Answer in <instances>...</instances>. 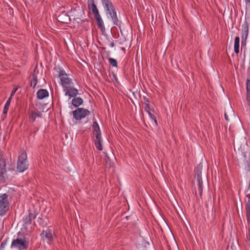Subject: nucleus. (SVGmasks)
<instances>
[{
	"mask_svg": "<svg viewBox=\"0 0 250 250\" xmlns=\"http://www.w3.org/2000/svg\"><path fill=\"white\" fill-rule=\"evenodd\" d=\"M28 164L27 154L25 151L22 150L18 157L17 169L20 172H22L28 168Z\"/></svg>",
	"mask_w": 250,
	"mask_h": 250,
	"instance_id": "f257e3e1",
	"label": "nucleus"
},
{
	"mask_svg": "<svg viewBox=\"0 0 250 250\" xmlns=\"http://www.w3.org/2000/svg\"><path fill=\"white\" fill-rule=\"evenodd\" d=\"M9 203L8 199V195L5 194L0 195V216H3L6 214L9 209Z\"/></svg>",
	"mask_w": 250,
	"mask_h": 250,
	"instance_id": "f03ea898",
	"label": "nucleus"
},
{
	"mask_svg": "<svg viewBox=\"0 0 250 250\" xmlns=\"http://www.w3.org/2000/svg\"><path fill=\"white\" fill-rule=\"evenodd\" d=\"M28 243L24 237L14 239L11 243V248H16L19 250H24L27 249Z\"/></svg>",
	"mask_w": 250,
	"mask_h": 250,
	"instance_id": "7ed1b4c3",
	"label": "nucleus"
},
{
	"mask_svg": "<svg viewBox=\"0 0 250 250\" xmlns=\"http://www.w3.org/2000/svg\"><path fill=\"white\" fill-rule=\"evenodd\" d=\"M59 77L61 80V84L63 88L71 85L72 83V80L69 78L65 71L61 70L59 72Z\"/></svg>",
	"mask_w": 250,
	"mask_h": 250,
	"instance_id": "20e7f679",
	"label": "nucleus"
},
{
	"mask_svg": "<svg viewBox=\"0 0 250 250\" xmlns=\"http://www.w3.org/2000/svg\"><path fill=\"white\" fill-rule=\"evenodd\" d=\"M104 7L107 13L110 15L114 24L117 26L120 25V22L118 19L116 12L113 4L106 5V6H104Z\"/></svg>",
	"mask_w": 250,
	"mask_h": 250,
	"instance_id": "39448f33",
	"label": "nucleus"
},
{
	"mask_svg": "<svg viewBox=\"0 0 250 250\" xmlns=\"http://www.w3.org/2000/svg\"><path fill=\"white\" fill-rule=\"evenodd\" d=\"M90 114V111L83 108H78L72 112L73 116L76 120H81Z\"/></svg>",
	"mask_w": 250,
	"mask_h": 250,
	"instance_id": "423d86ee",
	"label": "nucleus"
},
{
	"mask_svg": "<svg viewBox=\"0 0 250 250\" xmlns=\"http://www.w3.org/2000/svg\"><path fill=\"white\" fill-rule=\"evenodd\" d=\"M53 231L50 229L43 230L41 233V236L43 241H46L48 244H51L54 241Z\"/></svg>",
	"mask_w": 250,
	"mask_h": 250,
	"instance_id": "0eeeda50",
	"label": "nucleus"
},
{
	"mask_svg": "<svg viewBox=\"0 0 250 250\" xmlns=\"http://www.w3.org/2000/svg\"><path fill=\"white\" fill-rule=\"evenodd\" d=\"M241 45L246 46V41L249 34V23L245 21L242 26Z\"/></svg>",
	"mask_w": 250,
	"mask_h": 250,
	"instance_id": "6e6552de",
	"label": "nucleus"
},
{
	"mask_svg": "<svg viewBox=\"0 0 250 250\" xmlns=\"http://www.w3.org/2000/svg\"><path fill=\"white\" fill-rule=\"evenodd\" d=\"M63 91L65 95L68 96L69 99L75 97L78 94V90L71 85L64 88Z\"/></svg>",
	"mask_w": 250,
	"mask_h": 250,
	"instance_id": "1a4fd4ad",
	"label": "nucleus"
},
{
	"mask_svg": "<svg viewBox=\"0 0 250 250\" xmlns=\"http://www.w3.org/2000/svg\"><path fill=\"white\" fill-rule=\"evenodd\" d=\"M247 197L248 200L245 205L246 216L248 224L250 226V194H248Z\"/></svg>",
	"mask_w": 250,
	"mask_h": 250,
	"instance_id": "9d476101",
	"label": "nucleus"
},
{
	"mask_svg": "<svg viewBox=\"0 0 250 250\" xmlns=\"http://www.w3.org/2000/svg\"><path fill=\"white\" fill-rule=\"evenodd\" d=\"M202 164H199L195 168L194 173H195V178L196 179L197 182L202 181L201 178V170L202 169Z\"/></svg>",
	"mask_w": 250,
	"mask_h": 250,
	"instance_id": "9b49d317",
	"label": "nucleus"
},
{
	"mask_svg": "<svg viewBox=\"0 0 250 250\" xmlns=\"http://www.w3.org/2000/svg\"><path fill=\"white\" fill-rule=\"evenodd\" d=\"M57 20L62 23H68L70 21V16L65 12H62L57 17Z\"/></svg>",
	"mask_w": 250,
	"mask_h": 250,
	"instance_id": "f8f14e48",
	"label": "nucleus"
},
{
	"mask_svg": "<svg viewBox=\"0 0 250 250\" xmlns=\"http://www.w3.org/2000/svg\"><path fill=\"white\" fill-rule=\"evenodd\" d=\"M94 135L95 136L94 142L96 148L100 150H102L103 149V146L102 145V139L101 133L94 134Z\"/></svg>",
	"mask_w": 250,
	"mask_h": 250,
	"instance_id": "ddd939ff",
	"label": "nucleus"
},
{
	"mask_svg": "<svg viewBox=\"0 0 250 250\" xmlns=\"http://www.w3.org/2000/svg\"><path fill=\"white\" fill-rule=\"evenodd\" d=\"M42 117V114L40 111H37L36 112L34 111H31L29 112V121L31 123L35 122L37 118Z\"/></svg>",
	"mask_w": 250,
	"mask_h": 250,
	"instance_id": "4468645a",
	"label": "nucleus"
},
{
	"mask_svg": "<svg viewBox=\"0 0 250 250\" xmlns=\"http://www.w3.org/2000/svg\"><path fill=\"white\" fill-rule=\"evenodd\" d=\"M36 215L32 213L30 210L28 211V214L25 215L23 218V221L24 224H30L32 221L35 219Z\"/></svg>",
	"mask_w": 250,
	"mask_h": 250,
	"instance_id": "2eb2a0df",
	"label": "nucleus"
},
{
	"mask_svg": "<svg viewBox=\"0 0 250 250\" xmlns=\"http://www.w3.org/2000/svg\"><path fill=\"white\" fill-rule=\"evenodd\" d=\"M145 109L146 111V112H147L148 113L149 117L154 121L155 125H158V123H157V121L156 120V118L154 114V111H153V110H152L150 108V107L149 104H146V105L145 107Z\"/></svg>",
	"mask_w": 250,
	"mask_h": 250,
	"instance_id": "dca6fc26",
	"label": "nucleus"
},
{
	"mask_svg": "<svg viewBox=\"0 0 250 250\" xmlns=\"http://www.w3.org/2000/svg\"><path fill=\"white\" fill-rule=\"evenodd\" d=\"M95 19L96 20L97 24L98 27L101 29L102 32L105 31V27L104 24V22L103 20L102 19L100 14L94 16Z\"/></svg>",
	"mask_w": 250,
	"mask_h": 250,
	"instance_id": "f3484780",
	"label": "nucleus"
},
{
	"mask_svg": "<svg viewBox=\"0 0 250 250\" xmlns=\"http://www.w3.org/2000/svg\"><path fill=\"white\" fill-rule=\"evenodd\" d=\"M71 16L74 17V20L77 21V20H81V17L83 13L82 9L79 8L78 11L76 9L71 10Z\"/></svg>",
	"mask_w": 250,
	"mask_h": 250,
	"instance_id": "a211bd4d",
	"label": "nucleus"
},
{
	"mask_svg": "<svg viewBox=\"0 0 250 250\" xmlns=\"http://www.w3.org/2000/svg\"><path fill=\"white\" fill-rule=\"evenodd\" d=\"M49 95L48 92L46 89H41L39 90L37 93V98L39 99H43Z\"/></svg>",
	"mask_w": 250,
	"mask_h": 250,
	"instance_id": "6ab92c4d",
	"label": "nucleus"
},
{
	"mask_svg": "<svg viewBox=\"0 0 250 250\" xmlns=\"http://www.w3.org/2000/svg\"><path fill=\"white\" fill-rule=\"evenodd\" d=\"M247 102L250 108V80L247 79L246 81Z\"/></svg>",
	"mask_w": 250,
	"mask_h": 250,
	"instance_id": "aec40b11",
	"label": "nucleus"
},
{
	"mask_svg": "<svg viewBox=\"0 0 250 250\" xmlns=\"http://www.w3.org/2000/svg\"><path fill=\"white\" fill-rule=\"evenodd\" d=\"M83 100L81 97H74L73 99L72 100V105L75 107H77L80 105L82 104L83 103Z\"/></svg>",
	"mask_w": 250,
	"mask_h": 250,
	"instance_id": "412c9836",
	"label": "nucleus"
},
{
	"mask_svg": "<svg viewBox=\"0 0 250 250\" xmlns=\"http://www.w3.org/2000/svg\"><path fill=\"white\" fill-rule=\"evenodd\" d=\"M38 83V79L36 74H35V71H34V72L32 75V79L30 81V85L33 87H35L37 85Z\"/></svg>",
	"mask_w": 250,
	"mask_h": 250,
	"instance_id": "4be33fe9",
	"label": "nucleus"
},
{
	"mask_svg": "<svg viewBox=\"0 0 250 250\" xmlns=\"http://www.w3.org/2000/svg\"><path fill=\"white\" fill-rule=\"evenodd\" d=\"M93 134H97L101 133L99 126L96 122H94L93 125Z\"/></svg>",
	"mask_w": 250,
	"mask_h": 250,
	"instance_id": "5701e85b",
	"label": "nucleus"
},
{
	"mask_svg": "<svg viewBox=\"0 0 250 250\" xmlns=\"http://www.w3.org/2000/svg\"><path fill=\"white\" fill-rule=\"evenodd\" d=\"M89 10L91 11L94 15V16L97 15L99 14V11L96 7V4H93L91 5H89L88 6Z\"/></svg>",
	"mask_w": 250,
	"mask_h": 250,
	"instance_id": "b1692460",
	"label": "nucleus"
},
{
	"mask_svg": "<svg viewBox=\"0 0 250 250\" xmlns=\"http://www.w3.org/2000/svg\"><path fill=\"white\" fill-rule=\"evenodd\" d=\"M11 101V98H9L4 105V108L3 110V114H6L7 113V111L9 108Z\"/></svg>",
	"mask_w": 250,
	"mask_h": 250,
	"instance_id": "393cba45",
	"label": "nucleus"
},
{
	"mask_svg": "<svg viewBox=\"0 0 250 250\" xmlns=\"http://www.w3.org/2000/svg\"><path fill=\"white\" fill-rule=\"evenodd\" d=\"M108 61L111 65H112L113 67L117 66V62L115 59L112 58H109L108 59Z\"/></svg>",
	"mask_w": 250,
	"mask_h": 250,
	"instance_id": "a878e982",
	"label": "nucleus"
},
{
	"mask_svg": "<svg viewBox=\"0 0 250 250\" xmlns=\"http://www.w3.org/2000/svg\"><path fill=\"white\" fill-rule=\"evenodd\" d=\"M198 191L200 194V196L202 198V192H203V183L202 181L198 182Z\"/></svg>",
	"mask_w": 250,
	"mask_h": 250,
	"instance_id": "bb28decb",
	"label": "nucleus"
},
{
	"mask_svg": "<svg viewBox=\"0 0 250 250\" xmlns=\"http://www.w3.org/2000/svg\"><path fill=\"white\" fill-rule=\"evenodd\" d=\"M101 1L103 6L112 4L109 0H101Z\"/></svg>",
	"mask_w": 250,
	"mask_h": 250,
	"instance_id": "cd10ccee",
	"label": "nucleus"
},
{
	"mask_svg": "<svg viewBox=\"0 0 250 250\" xmlns=\"http://www.w3.org/2000/svg\"><path fill=\"white\" fill-rule=\"evenodd\" d=\"M9 238H7L4 241L2 242L0 245V250H3L5 246L7 244V242Z\"/></svg>",
	"mask_w": 250,
	"mask_h": 250,
	"instance_id": "c85d7f7f",
	"label": "nucleus"
},
{
	"mask_svg": "<svg viewBox=\"0 0 250 250\" xmlns=\"http://www.w3.org/2000/svg\"><path fill=\"white\" fill-rule=\"evenodd\" d=\"M240 39L239 37H236L234 39V45H239Z\"/></svg>",
	"mask_w": 250,
	"mask_h": 250,
	"instance_id": "c756f323",
	"label": "nucleus"
},
{
	"mask_svg": "<svg viewBox=\"0 0 250 250\" xmlns=\"http://www.w3.org/2000/svg\"><path fill=\"white\" fill-rule=\"evenodd\" d=\"M105 165L106 166H107L108 165H109L110 167L111 166L110 160L109 159V158L107 156H106V158L105 159Z\"/></svg>",
	"mask_w": 250,
	"mask_h": 250,
	"instance_id": "7c9ffc66",
	"label": "nucleus"
},
{
	"mask_svg": "<svg viewBox=\"0 0 250 250\" xmlns=\"http://www.w3.org/2000/svg\"><path fill=\"white\" fill-rule=\"evenodd\" d=\"M234 50L236 54H238L239 52V45H234Z\"/></svg>",
	"mask_w": 250,
	"mask_h": 250,
	"instance_id": "2f4dec72",
	"label": "nucleus"
},
{
	"mask_svg": "<svg viewBox=\"0 0 250 250\" xmlns=\"http://www.w3.org/2000/svg\"><path fill=\"white\" fill-rule=\"evenodd\" d=\"M17 90H18L17 87L16 88H14L11 92V95H10V96L9 98H11V99H12V97L14 96V95L15 94V92L17 91Z\"/></svg>",
	"mask_w": 250,
	"mask_h": 250,
	"instance_id": "473e14b6",
	"label": "nucleus"
},
{
	"mask_svg": "<svg viewBox=\"0 0 250 250\" xmlns=\"http://www.w3.org/2000/svg\"><path fill=\"white\" fill-rule=\"evenodd\" d=\"M87 3L88 6H89V5L95 4L94 0H88Z\"/></svg>",
	"mask_w": 250,
	"mask_h": 250,
	"instance_id": "72a5a7b5",
	"label": "nucleus"
},
{
	"mask_svg": "<svg viewBox=\"0 0 250 250\" xmlns=\"http://www.w3.org/2000/svg\"><path fill=\"white\" fill-rule=\"evenodd\" d=\"M111 75L112 76V78L111 79L112 81H114V80H116L117 79H116V76L114 74V73H113V72L111 74L109 73V76L111 77Z\"/></svg>",
	"mask_w": 250,
	"mask_h": 250,
	"instance_id": "f704fd0d",
	"label": "nucleus"
},
{
	"mask_svg": "<svg viewBox=\"0 0 250 250\" xmlns=\"http://www.w3.org/2000/svg\"><path fill=\"white\" fill-rule=\"evenodd\" d=\"M144 103H145V105H146V104H148V103L149 101L148 99L146 97H144Z\"/></svg>",
	"mask_w": 250,
	"mask_h": 250,
	"instance_id": "c9c22d12",
	"label": "nucleus"
},
{
	"mask_svg": "<svg viewBox=\"0 0 250 250\" xmlns=\"http://www.w3.org/2000/svg\"><path fill=\"white\" fill-rule=\"evenodd\" d=\"M225 119L227 121H229V119L228 118V115H227V114L225 113Z\"/></svg>",
	"mask_w": 250,
	"mask_h": 250,
	"instance_id": "e433bc0d",
	"label": "nucleus"
},
{
	"mask_svg": "<svg viewBox=\"0 0 250 250\" xmlns=\"http://www.w3.org/2000/svg\"><path fill=\"white\" fill-rule=\"evenodd\" d=\"M246 4H250V0H245Z\"/></svg>",
	"mask_w": 250,
	"mask_h": 250,
	"instance_id": "4c0bfd02",
	"label": "nucleus"
},
{
	"mask_svg": "<svg viewBox=\"0 0 250 250\" xmlns=\"http://www.w3.org/2000/svg\"><path fill=\"white\" fill-rule=\"evenodd\" d=\"M114 45H115V44H114V42H111V44H110V46H111V47H114Z\"/></svg>",
	"mask_w": 250,
	"mask_h": 250,
	"instance_id": "58836bf2",
	"label": "nucleus"
}]
</instances>
